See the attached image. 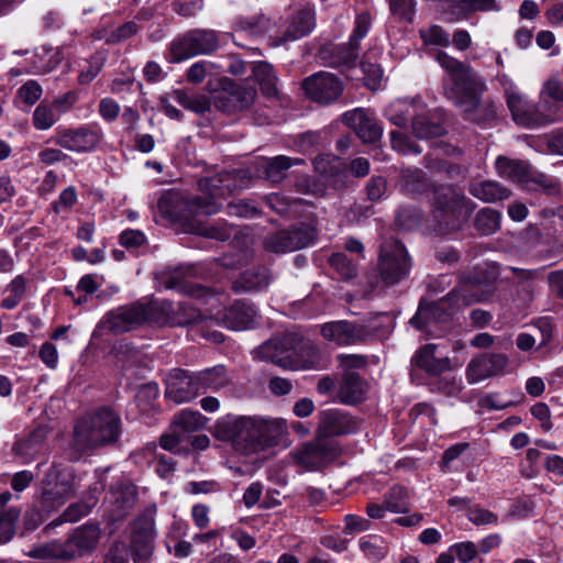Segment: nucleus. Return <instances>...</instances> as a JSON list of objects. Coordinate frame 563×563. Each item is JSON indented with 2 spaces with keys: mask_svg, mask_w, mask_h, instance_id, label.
<instances>
[{
  "mask_svg": "<svg viewBox=\"0 0 563 563\" xmlns=\"http://www.w3.org/2000/svg\"><path fill=\"white\" fill-rule=\"evenodd\" d=\"M282 426L279 420L262 416L228 413L219 418L212 435L242 453H256L278 444Z\"/></svg>",
  "mask_w": 563,
  "mask_h": 563,
  "instance_id": "nucleus-1",
  "label": "nucleus"
},
{
  "mask_svg": "<svg viewBox=\"0 0 563 563\" xmlns=\"http://www.w3.org/2000/svg\"><path fill=\"white\" fill-rule=\"evenodd\" d=\"M205 319H100L92 338L110 342L113 336L132 333V336L147 338L155 327L197 325ZM216 325L230 331H247L260 328L262 319H210Z\"/></svg>",
  "mask_w": 563,
  "mask_h": 563,
  "instance_id": "nucleus-2",
  "label": "nucleus"
},
{
  "mask_svg": "<svg viewBox=\"0 0 563 563\" xmlns=\"http://www.w3.org/2000/svg\"><path fill=\"white\" fill-rule=\"evenodd\" d=\"M435 60L445 71L444 91L448 98L461 106L466 113H472L479 106V96L485 81L468 65L439 51Z\"/></svg>",
  "mask_w": 563,
  "mask_h": 563,
  "instance_id": "nucleus-3",
  "label": "nucleus"
},
{
  "mask_svg": "<svg viewBox=\"0 0 563 563\" xmlns=\"http://www.w3.org/2000/svg\"><path fill=\"white\" fill-rule=\"evenodd\" d=\"M496 80L504 89L507 99L508 108L511 112L514 121L523 128H537L563 119L562 107L559 104L550 103V101H542L533 104L527 96L520 92L517 85L506 74H498Z\"/></svg>",
  "mask_w": 563,
  "mask_h": 563,
  "instance_id": "nucleus-4",
  "label": "nucleus"
},
{
  "mask_svg": "<svg viewBox=\"0 0 563 563\" xmlns=\"http://www.w3.org/2000/svg\"><path fill=\"white\" fill-rule=\"evenodd\" d=\"M258 355L283 368H296L302 362H312L318 356V347L299 333L285 332L263 343Z\"/></svg>",
  "mask_w": 563,
  "mask_h": 563,
  "instance_id": "nucleus-5",
  "label": "nucleus"
},
{
  "mask_svg": "<svg viewBox=\"0 0 563 563\" xmlns=\"http://www.w3.org/2000/svg\"><path fill=\"white\" fill-rule=\"evenodd\" d=\"M100 538V527L97 522H87L78 527L66 540H54L35 547L29 553L37 560H73L91 552Z\"/></svg>",
  "mask_w": 563,
  "mask_h": 563,
  "instance_id": "nucleus-6",
  "label": "nucleus"
},
{
  "mask_svg": "<svg viewBox=\"0 0 563 563\" xmlns=\"http://www.w3.org/2000/svg\"><path fill=\"white\" fill-rule=\"evenodd\" d=\"M122 431L120 416L104 406L96 411L90 422H79L74 429L77 443L86 449H98L118 442Z\"/></svg>",
  "mask_w": 563,
  "mask_h": 563,
  "instance_id": "nucleus-7",
  "label": "nucleus"
},
{
  "mask_svg": "<svg viewBox=\"0 0 563 563\" xmlns=\"http://www.w3.org/2000/svg\"><path fill=\"white\" fill-rule=\"evenodd\" d=\"M390 123L404 128L408 122L412 123V131L418 139L429 140L441 136L444 128L427 119V107L419 98L397 99L393 101L384 112Z\"/></svg>",
  "mask_w": 563,
  "mask_h": 563,
  "instance_id": "nucleus-8",
  "label": "nucleus"
},
{
  "mask_svg": "<svg viewBox=\"0 0 563 563\" xmlns=\"http://www.w3.org/2000/svg\"><path fill=\"white\" fill-rule=\"evenodd\" d=\"M247 184V172L243 169L202 178L199 187L208 197L196 199L197 211L209 216L217 213L221 208L220 200L225 199L234 190L246 187Z\"/></svg>",
  "mask_w": 563,
  "mask_h": 563,
  "instance_id": "nucleus-9",
  "label": "nucleus"
},
{
  "mask_svg": "<svg viewBox=\"0 0 563 563\" xmlns=\"http://www.w3.org/2000/svg\"><path fill=\"white\" fill-rule=\"evenodd\" d=\"M376 319H367L368 324H356L346 319L327 322L321 328L322 336L336 345H354L372 340H384L389 330L383 325L372 324Z\"/></svg>",
  "mask_w": 563,
  "mask_h": 563,
  "instance_id": "nucleus-10",
  "label": "nucleus"
},
{
  "mask_svg": "<svg viewBox=\"0 0 563 563\" xmlns=\"http://www.w3.org/2000/svg\"><path fill=\"white\" fill-rule=\"evenodd\" d=\"M379 273L387 285L399 283L409 274L410 261L405 246L397 240H385L379 253Z\"/></svg>",
  "mask_w": 563,
  "mask_h": 563,
  "instance_id": "nucleus-11",
  "label": "nucleus"
},
{
  "mask_svg": "<svg viewBox=\"0 0 563 563\" xmlns=\"http://www.w3.org/2000/svg\"><path fill=\"white\" fill-rule=\"evenodd\" d=\"M218 45V37L213 31H191L172 42L169 62L180 63L197 55L210 54Z\"/></svg>",
  "mask_w": 563,
  "mask_h": 563,
  "instance_id": "nucleus-12",
  "label": "nucleus"
},
{
  "mask_svg": "<svg viewBox=\"0 0 563 563\" xmlns=\"http://www.w3.org/2000/svg\"><path fill=\"white\" fill-rule=\"evenodd\" d=\"M41 503L44 508H58L75 493V474L70 467L52 468L43 479Z\"/></svg>",
  "mask_w": 563,
  "mask_h": 563,
  "instance_id": "nucleus-13",
  "label": "nucleus"
},
{
  "mask_svg": "<svg viewBox=\"0 0 563 563\" xmlns=\"http://www.w3.org/2000/svg\"><path fill=\"white\" fill-rule=\"evenodd\" d=\"M102 139L103 133L99 126L86 124L76 129L58 128L51 140L67 151L87 153L93 151Z\"/></svg>",
  "mask_w": 563,
  "mask_h": 563,
  "instance_id": "nucleus-14",
  "label": "nucleus"
},
{
  "mask_svg": "<svg viewBox=\"0 0 563 563\" xmlns=\"http://www.w3.org/2000/svg\"><path fill=\"white\" fill-rule=\"evenodd\" d=\"M340 450L336 443L325 438L305 443L292 453L296 463L308 471H316L333 462L339 456Z\"/></svg>",
  "mask_w": 563,
  "mask_h": 563,
  "instance_id": "nucleus-15",
  "label": "nucleus"
},
{
  "mask_svg": "<svg viewBox=\"0 0 563 563\" xmlns=\"http://www.w3.org/2000/svg\"><path fill=\"white\" fill-rule=\"evenodd\" d=\"M316 232L308 224H301L292 230H280L265 240V247L274 253H287L308 246L314 239Z\"/></svg>",
  "mask_w": 563,
  "mask_h": 563,
  "instance_id": "nucleus-16",
  "label": "nucleus"
},
{
  "mask_svg": "<svg viewBox=\"0 0 563 563\" xmlns=\"http://www.w3.org/2000/svg\"><path fill=\"white\" fill-rule=\"evenodd\" d=\"M302 89L311 100L328 104L340 97L343 86L333 74L321 71L306 78L302 82Z\"/></svg>",
  "mask_w": 563,
  "mask_h": 563,
  "instance_id": "nucleus-17",
  "label": "nucleus"
},
{
  "mask_svg": "<svg viewBox=\"0 0 563 563\" xmlns=\"http://www.w3.org/2000/svg\"><path fill=\"white\" fill-rule=\"evenodd\" d=\"M319 438H332L356 432L357 422L349 413L338 408H330L319 411L318 413Z\"/></svg>",
  "mask_w": 563,
  "mask_h": 563,
  "instance_id": "nucleus-18",
  "label": "nucleus"
},
{
  "mask_svg": "<svg viewBox=\"0 0 563 563\" xmlns=\"http://www.w3.org/2000/svg\"><path fill=\"white\" fill-rule=\"evenodd\" d=\"M371 27V15L367 12H362L356 16L355 26L350 41L346 44L335 47V56L331 65L339 66L354 65L360 52V43L366 36Z\"/></svg>",
  "mask_w": 563,
  "mask_h": 563,
  "instance_id": "nucleus-19",
  "label": "nucleus"
},
{
  "mask_svg": "<svg viewBox=\"0 0 563 563\" xmlns=\"http://www.w3.org/2000/svg\"><path fill=\"white\" fill-rule=\"evenodd\" d=\"M508 357L503 353H483L474 357L466 367L468 383H479L488 377L504 374Z\"/></svg>",
  "mask_w": 563,
  "mask_h": 563,
  "instance_id": "nucleus-20",
  "label": "nucleus"
},
{
  "mask_svg": "<svg viewBox=\"0 0 563 563\" xmlns=\"http://www.w3.org/2000/svg\"><path fill=\"white\" fill-rule=\"evenodd\" d=\"M433 196L437 209L442 211L444 214L454 217L457 221V225L468 218L471 213V201H468L455 188H437L433 190Z\"/></svg>",
  "mask_w": 563,
  "mask_h": 563,
  "instance_id": "nucleus-21",
  "label": "nucleus"
},
{
  "mask_svg": "<svg viewBox=\"0 0 563 563\" xmlns=\"http://www.w3.org/2000/svg\"><path fill=\"white\" fill-rule=\"evenodd\" d=\"M342 119L364 143H374L383 135V129L376 119L362 108L345 112Z\"/></svg>",
  "mask_w": 563,
  "mask_h": 563,
  "instance_id": "nucleus-22",
  "label": "nucleus"
},
{
  "mask_svg": "<svg viewBox=\"0 0 563 563\" xmlns=\"http://www.w3.org/2000/svg\"><path fill=\"white\" fill-rule=\"evenodd\" d=\"M178 313L174 305L164 299L143 297L140 300L124 306L115 317H170Z\"/></svg>",
  "mask_w": 563,
  "mask_h": 563,
  "instance_id": "nucleus-23",
  "label": "nucleus"
},
{
  "mask_svg": "<svg viewBox=\"0 0 563 563\" xmlns=\"http://www.w3.org/2000/svg\"><path fill=\"white\" fill-rule=\"evenodd\" d=\"M465 290H452L446 297L439 300L422 299L418 311L413 317H442L453 316L462 312L460 310V299H465Z\"/></svg>",
  "mask_w": 563,
  "mask_h": 563,
  "instance_id": "nucleus-24",
  "label": "nucleus"
},
{
  "mask_svg": "<svg viewBox=\"0 0 563 563\" xmlns=\"http://www.w3.org/2000/svg\"><path fill=\"white\" fill-rule=\"evenodd\" d=\"M200 394L191 372L178 369V373L166 385L165 397L175 404L188 402Z\"/></svg>",
  "mask_w": 563,
  "mask_h": 563,
  "instance_id": "nucleus-25",
  "label": "nucleus"
},
{
  "mask_svg": "<svg viewBox=\"0 0 563 563\" xmlns=\"http://www.w3.org/2000/svg\"><path fill=\"white\" fill-rule=\"evenodd\" d=\"M367 382L355 371H346L338 389V399L346 406L362 404L366 399Z\"/></svg>",
  "mask_w": 563,
  "mask_h": 563,
  "instance_id": "nucleus-26",
  "label": "nucleus"
},
{
  "mask_svg": "<svg viewBox=\"0 0 563 563\" xmlns=\"http://www.w3.org/2000/svg\"><path fill=\"white\" fill-rule=\"evenodd\" d=\"M459 319H409L408 323L421 333L424 340L459 334Z\"/></svg>",
  "mask_w": 563,
  "mask_h": 563,
  "instance_id": "nucleus-27",
  "label": "nucleus"
},
{
  "mask_svg": "<svg viewBox=\"0 0 563 563\" xmlns=\"http://www.w3.org/2000/svg\"><path fill=\"white\" fill-rule=\"evenodd\" d=\"M303 163L300 158H291L285 155H278L275 157H261L255 162V168L257 176L264 177L271 183L282 181L287 170L294 166Z\"/></svg>",
  "mask_w": 563,
  "mask_h": 563,
  "instance_id": "nucleus-28",
  "label": "nucleus"
},
{
  "mask_svg": "<svg viewBox=\"0 0 563 563\" xmlns=\"http://www.w3.org/2000/svg\"><path fill=\"white\" fill-rule=\"evenodd\" d=\"M435 344L428 343L419 347L411 357V365L429 375L443 373L449 365V358L440 360L434 356Z\"/></svg>",
  "mask_w": 563,
  "mask_h": 563,
  "instance_id": "nucleus-29",
  "label": "nucleus"
},
{
  "mask_svg": "<svg viewBox=\"0 0 563 563\" xmlns=\"http://www.w3.org/2000/svg\"><path fill=\"white\" fill-rule=\"evenodd\" d=\"M256 91L252 87L236 85L232 91L222 93L217 100V107L225 111L243 110L255 99Z\"/></svg>",
  "mask_w": 563,
  "mask_h": 563,
  "instance_id": "nucleus-30",
  "label": "nucleus"
},
{
  "mask_svg": "<svg viewBox=\"0 0 563 563\" xmlns=\"http://www.w3.org/2000/svg\"><path fill=\"white\" fill-rule=\"evenodd\" d=\"M495 168L500 177L518 184L526 183L531 177L530 166L523 161L499 156L496 159Z\"/></svg>",
  "mask_w": 563,
  "mask_h": 563,
  "instance_id": "nucleus-31",
  "label": "nucleus"
},
{
  "mask_svg": "<svg viewBox=\"0 0 563 563\" xmlns=\"http://www.w3.org/2000/svg\"><path fill=\"white\" fill-rule=\"evenodd\" d=\"M207 418L197 410L183 409L175 413L172 420V429L183 437L186 433L199 431L205 428Z\"/></svg>",
  "mask_w": 563,
  "mask_h": 563,
  "instance_id": "nucleus-32",
  "label": "nucleus"
},
{
  "mask_svg": "<svg viewBox=\"0 0 563 563\" xmlns=\"http://www.w3.org/2000/svg\"><path fill=\"white\" fill-rule=\"evenodd\" d=\"M314 11L311 8H303L295 15L287 27L285 40L296 41L309 34L314 27Z\"/></svg>",
  "mask_w": 563,
  "mask_h": 563,
  "instance_id": "nucleus-33",
  "label": "nucleus"
},
{
  "mask_svg": "<svg viewBox=\"0 0 563 563\" xmlns=\"http://www.w3.org/2000/svg\"><path fill=\"white\" fill-rule=\"evenodd\" d=\"M399 186L405 194L412 197L422 195L429 189V184L424 174L417 168H407L402 170Z\"/></svg>",
  "mask_w": 563,
  "mask_h": 563,
  "instance_id": "nucleus-34",
  "label": "nucleus"
},
{
  "mask_svg": "<svg viewBox=\"0 0 563 563\" xmlns=\"http://www.w3.org/2000/svg\"><path fill=\"white\" fill-rule=\"evenodd\" d=\"M252 74L265 96L277 95V77L272 65L266 62H257L252 65Z\"/></svg>",
  "mask_w": 563,
  "mask_h": 563,
  "instance_id": "nucleus-35",
  "label": "nucleus"
},
{
  "mask_svg": "<svg viewBox=\"0 0 563 563\" xmlns=\"http://www.w3.org/2000/svg\"><path fill=\"white\" fill-rule=\"evenodd\" d=\"M470 192L477 199L485 202H495L509 197L508 189L501 187L498 183L485 180L472 184Z\"/></svg>",
  "mask_w": 563,
  "mask_h": 563,
  "instance_id": "nucleus-36",
  "label": "nucleus"
},
{
  "mask_svg": "<svg viewBox=\"0 0 563 563\" xmlns=\"http://www.w3.org/2000/svg\"><path fill=\"white\" fill-rule=\"evenodd\" d=\"M269 283L266 269H250L244 272L234 283L236 291H253L265 288Z\"/></svg>",
  "mask_w": 563,
  "mask_h": 563,
  "instance_id": "nucleus-37",
  "label": "nucleus"
},
{
  "mask_svg": "<svg viewBox=\"0 0 563 563\" xmlns=\"http://www.w3.org/2000/svg\"><path fill=\"white\" fill-rule=\"evenodd\" d=\"M223 374V366L209 367L200 372L191 373L200 394H205L208 389L220 388Z\"/></svg>",
  "mask_w": 563,
  "mask_h": 563,
  "instance_id": "nucleus-38",
  "label": "nucleus"
},
{
  "mask_svg": "<svg viewBox=\"0 0 563 563\" xmlns=\"http://www.w3.org/2000/svg\"><path fill=\"white\" fill-rule=\"evenodd\" d=\"M360 549L372 561L379 562L388 554V548L383 537L369 534L358 540Z\"/></svg>",
  "mask_w": 563,
  "mask_h": 563,
  "instance_id": "nucleus-39",
  "label": "nucleus"
},
{
  "mask_svg": "<svg viewBox=\"0 0 563 563\" xmlns=\"http://www.w3.org/2000/svg\"><path fill=\"white\" fill-rule=\"evenodd\" d=\"M60 115L52 103L41 102L33 111L32 123L38 131H47L55 125Z\"/></svg>",
  "mask_w": 563,
  "mask_h": 563,
  "instance_id": "nucleus-40",
  "label": "nucleus"
},
{
  "mask_svg": "<svg viewBox=\"0 0 563 563\" xmlns=\"http://www.w3.org/2000/svg\"><path fill=\"white\" fill-rule=\"evenodd\" d=\"M46 431L35 428L29 434L14 443L13 450L18 455H32L38 452L41 444L45 441Z\"/></svg>",
  "mask_w": 563,
  "mask_h": 563,
  "instance_id": "nucleus-41",
  "label": "nucleus"
},
{
  "mask_svg": "<svg viewBox=\"0 0 563 563\" xmlns=\"http://www.w3.org/2000/svg\"><path fill=\"white\" fill-rule=\"evenodd\" d=\"M110 493L113 496L115 504L123 509L131 508L137 498L136 486L132 483H124L122 481L111 484Z\"/></svg>",
  "mask_w": 563,
  "mask_h": 563,
  "instance_id": "nucleus-42",
  "label": "nucleus"
},
{
  "mask_svg": "<svg viewBox=\"0 0 563 563\" xmlns=\"http://www.w3.org/2000/svg\"><path fill=\"white\" fill-rule=\"evenodd\" d=\"M26 289V279L23 275L15 276L4 289V298L0 306L5 309L15 308L22 300Z\"/></svg>",
  "mask_w": 563,
  "mask_h": 563,
  "instance_id": "nucleus-43",
  "label": "nucleus"
},
{
  "mask_svg": "<svg viewBox=\"0 0 563 563\" xmlns=\"http://www.w3.org/2000/svg\"><path fill=\"white\" fill-rule=\"evenodd\" d=\"M174 99L183 108L196 113H203L210 109V100L206 95L177 90L174 92Z\"/></svg>",
  "mask_w": 563,
  "mask_h": 563,
  "instance_id": "nucleus-44",
  "label": "nucleus"
},
{
  "mask_svg": "<svg viewBox=\"0 0 563 563\" xmlns=\"http://www.w3.org/2000/svg\"><path fill=\"white\" fill-rule=\"evenodd\" d=\"M168 288L176 289L180 292L188 294L192 298H195L198 301H201L202 303H211L218 302L219 298L216 294L211 292L207 288L200 287V286H187L183 283H179L176 278H170V280L167 284Z\"/></svg>",
  "mask_w": 563,
  "mask_h": 563,
  "instance_id": "nucleus-45",
  "label": "nucleus"
},
{
  "mask_svg": "<svg viewBox=\"0 0 563 563\" xmlns=\"http://www.w3.org/2000/svg\"><path fill=\"white\" fill-rule=\"evenodd\" d=\"M266 203L271 209H273L279 214H296L298 212L299 207L302 203V200H290L289 198L282 194L274 192L269 194L266 197Z\"/></svg>",
  "mask_w": 563,
  "mask_h": 563,
  "instance_id": "nucleus-46",
  "label": "nucleus"
},
{
  "mask_svg": "<svg viewBox=\"0 0 563 563\" xmlns=\"http://www.w3.org/2000/svg\"><path fill=\"white\" fill-rule=\"evenodd\" d=\"M499 213L492 208L482 209L475 219V228L483 235H489L499 228Z\"/></svg>",
  "mask_w": 563,
  "mask_h": 563,
  "instance_id": "nucleus-47",
  "label": "nucleus"
},
{
  "mask_svg": "<svg viewBox=\"0 0 563 563\" xmlns=\"http://www.w3.org/2000/svg\"><path fill=\"white\" fill-rule=\"evenodd\" d=\"M407 504L408 492L407 488L401 485H394L384 500L386 509L394 514L405 512Z\"/></svg>",
  "mask_w": 563,
  "mask_h": 563,
  "instance_id": "nucleus-48",
  "label": "nucleus"
},
{
  "mask_svg": "<svg viewBox=\"0 0 563 563\" xmlns=\"http://www.w3.org/2000/svg\"><path fill=\"white\" fill-rule=\"evenodd\" d=\"M486 280H482L479 278H468L467 282H465L463 285L460 286L457 290H465L466 297L463 300V298L460 299V310L464 306H468L473 302L482 301L485 299V296L482 291L483 284L484 287H487V284H485Z\"/></svg>",
  "mask_w": 563,
  "mask_h": 563,
  "instance_id": "nucleus-49",
  "label": "nucleus"
},
{
  "mask_svg": "<svg viewBox=\"0 0 563 563\" xmlns=\"http://www.w3.org/2000/svg\"><path fill=\"white\" fill-rule=\"evenodd\" d=\"M36 56L38 58L37 69L41 73L54 70L63 59L59 49L55 47H42Z\"/></svg>",
  "mask_w": 563,
  "mask_h": 563,
  "instance_id": "nucleus-50",
  "label": "nucleus"
},
{
  "mask_svg": "<svg viewBox=\"0 0 563 563\" xmlns=\"http://www.w3.org/2000/svg\"><path fill=\"white\" fill-rule=\"evenodd\" d=\"M103 58L99 55L91 56L90 59H87L79 67L78 82L80 85H87L91 82L100 73Z\"/></svg>",
  "mask_w": 563,
  "mask_h": 563,
  "instance_id": "nucleus-51",
  "label": "nucleus"
},
{
  "mask_svg": "<svg viewBox=\"0 0 563 563\" xmlns=\"http://www.w3.org/2000/svg\"><path fill=\"white\" fill-rule=\"evenodd\" d=\"M466 518L475 526H495L498 523V516L478 505H473L465 514Z\"/></svg>",
  "mask_w": 563,
  "mask_h": 563,
  "instance_id": "nucleus-52",
  "label": "nucleus"
},
{
  "mask_svg": "<svg viewBox=\"0 0 563 563\" xmlns=\"http://www.w3.org/2000/svg\"><path fill=\"white\" fill-rule=\"evenodd\" d=\"M41 508H33L25 511L23 517L24 531L32 532L36 530L49 516V512L55 508H44L40 501Z\"/></svg>",
  "mask_w": 563,
  "mask_h": 563,
  "instance_id": "nucleus-53",
  "label": "nucleus"
},
{
  "mask_svg": "<svg viewBox=\"0 0 563 563\" xmlns=\"http://www.w3.org/2000/svg\"><path fill=\"white\" fill-rule=\"evenodd\" d=\"M91 511V506L87 503L79 501L70 504L59 516L58 519L54 520L55 525H59L62 522H77L81 518L89 515Z\"/></svg>",
  "mask_w": 563,
  "mask_h": 563,
  "instance_id": "nucleus-54",
  "label": "nucleus"
},
{
  "mask_svg": "<svg viewBox=\"0 0 563 563\" xmlns=\"http://www.w3.org/2000/svg\"><path fill=\"white\" fill-rule=\"evenodd\" d=\"M420 36L427 45L446 47L450 45V34L439 25H430L420 30Z\"/></svg>",
  "mask_w": 563,
  "mask_h": 563,
  "instance_id": "nucleus-55",
  "label": "nucleus"
},
{
  "mask_svg": "<svg viewBox=\"0 0 563 563\" xmlns=\"http://www.w3.org/2000/svg\"><path fill=\"white\" fill-rule=\"evenodd\" d=\"M101 286V278L98 275L88 274L82 276L77 285V290L82 292L74 299L77 305H82L87 301V296L95 294Z\"/></svg>",
  "mask_w": 563,
  "mask_h": 563,
  "instance_id": "nucleus-56",
  "label": "nucleus"
},
{
  "mask_svg": "<svg viewBox=\"0 0 563 563\" xmlns=\"http://www.w3.org/2000/svg\"><path fill=\"white\" fill-rule=\"evenodd\" d=\"M391 147L400 154H419L421 148L408 135L402 132L390 133Z\"/></svg>",
  "mask_w": 563,
  "mask_h": 563,
  "instance_id": "nucleus-57",
  "label": "nucleus"
},
{
  "mask_svg": "<svg viewBox=\"0 0 563 563\" xmlns=\"http://www.w3.org/2000/svg\"><path fill=\"white\" fill-rule=\"evenodd\" d=\"M540 99L544 101H549L548 99L553 100L555 102L563 101V81H561L558 77H550L542 85L540 90Z\"/></svg>",
  "mask_w": 563,
  "mask_h": 563,
  "instance_id": "nucleus-58",
  "label": "nucleus"
},
{
  "mask_svg": "<svg viewBox=\"0 0 563 563\" xmlns=\"http://www.w3.org/2000/svg\"><path fill=\"white\" fill-rule=\"evenodd\" d=\"M18 512L13 509L0 512V544L9 542L15 533Z\"/></svg>",
  "mask_w": 563,
  "mask_h": 563,
  "instance_id": "nucleus-59",
  "label": "nucleus"
},
{
  "mask_svg": "<svg viewBox=\"0 0 563 563\" xmlns=\"http://www.w3.org/2000/svg\"><path fill=\"white\" fill-rule=\"evenodd\" d=\"M461 11H499L500 5L497 0H452Z\"/></svg>",
  "mask_w": 563,
  "mask_h": 563,
  "instance_id": "nucleus-60",
  "label": "nucleus"
},
{
  "mask_svg": "<svg viewBox=\"0 0 563 563\" xmlns=\"http://www.w3.org/2000/svg\"><path fill=\"white\" fill-rule=\"evenodd\" d=\"M43 89L35 80H29L18 89V98L20 101L31 107L35 104L42 97Z\"/></svg>",
  "mask_w": 563,
  "mask_h": 563,
  "instance_id": "nucleus-61",
  "label": "nucleus"
},
{
  "mask_svg": "<svg viewBox=\"0 0 563 563\" xmlns=\"http://www.w3.org/2000/svg\"><path fill=\"white\" fill-rule=\"evenodd\" d=\"M461 563H468L473 561L478 553L477 545L472 541H463L453 543L449 548Z\"/></svg>",
  "mask_w": 563,
  "mask_h": 563,
  "instance_id": "nucleus-62",
  "label": "nucleus"
},
{
  "mask_svg": "<svg viewBox=\"0 0 563 563\" xmlns=\"http://www.w3.org/2000/svg\"><path fill=\"white\" fill-rule=\"evenodd\" d=\"M534 507V501L530 497L525 496L511 504L508 516L516 519H526L532 516Z\"/></svg>",
  "mask_w": 563,
  "mask_h": 563,
  "instance_id": "nucleus-63",
  "label": "nucleus"
},
{
  "mask_svg": "<svg viewBox=\"0 0 563 563\" xmlns=\"http://www.w3.org/2000/svg\"><path fill=\"white\" fill-rule=\"evenodd\" d=\"M313 166L319 174L333 176L341 166V161L333 155H320L313 161Z\"/></svg>",
  "mask_w": 563,
  "mask_h": 563,
  "instance_id": "nucleus-64",
  "label": "nucleus"
}]
</instances>
